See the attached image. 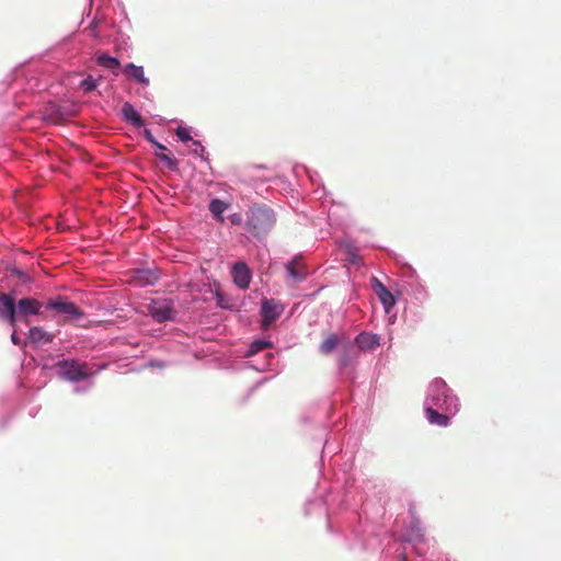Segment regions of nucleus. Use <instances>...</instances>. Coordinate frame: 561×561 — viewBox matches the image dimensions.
I'll return each instance as SVG.
<instances>
[{
	"mask_svg": "<svg viewBox=\"0 0 561 561\" xmlns=\"http://www.w3.org/2000/svg\"><path fill=\"white\" fill-rule=\"evenodd\" d=\"M275 222V214L267 205L255 204L248 216V232L260 239L273 229Z\"/></svg>",
	"mask_w": 561,
	"mask_h": 561,
	"instance_id": "1",
	"label": "nucleus"
},
{
	"mask_svg": "<svg viewBox=\"0 0 561 561\" xmlns=\"http://www.w3.org/2000/svg\"><path fill=\"white\" fill-rule=\"evenodd\" d=\"M45 308L64 316L62 321L65 322L79 320L84 316L82 309H80L75 302L68 301L61 296L48 299L45 302Z\"/></svg>",
	"mask_w": 561,
	"mask_h": 561,
	"instance_id": "2",
	"label": "nucleus"
},
{
	"mask_svg": "<svg viewBox=\"0 0 561 561\" xmlns=\"http://www.w3.org/2000/svg\"><path fill=\"white\" fill-rule=\"evenodd\" d=\"M60 376L69 381L78 382L90 376L87 364L77 360H62L58 363Z\"/></svg>",
	"mask_w": 561,
	"mask_h": 561,
	"instance_id": "3",
	"label": "nucleus"
},
{
	"mask_svg": "<svg viewBox=\"0 0 561 561\" xmlns=\"http://www.w3.org/2000/svg\"><path fill=\"white\" fill-rule=\"evenodd\" d=\"M45 307V302H42L32 297L21 298L16 302V314L18 319L23 320L25 323H28L30 316H39L43 319L46 317L42 312V308Z\"/></svg>",
	"mask_w": 561,
	"mask_h": 561,
	"instance_id": "4",
	"label": "nucleus"
},
{
	"mask_svg": "<svg viewBox=\"0 0 561 561\" xmlns=\"http://www.w3.org/2000/svg\"><path fill=\"white\" fill-rule=\"evenodd\" d=\"M148 313L158 322L172 321L176 314L172 301L152 300L147 307Z\"/></svg>",
	"mask_w": 561,
	"mask_h": 561,
	"instance_id": "5",
	"label": "nucleus"
},
{
	"mask_svg": "<svg viewBox=\"0 0 561 561\" xmlns=\"http://www.w3.org/2000/svg\"><path fill=\"white\" fill-rule=\"evenodd\" d=\"M283 312V307L276 302L274 299H265L262 302L261 308V316H262V322L261 327L262 329L266 330L270 328V325L277 320Z\"/></svg>",
	"mask_w": 561,
	"mask_h": 561,
	"instance_id": "6",
	"label": "nucleus"
},
{
	"mask_svg": "<svg viewBox=\"0 0 561 561\" xmlns=\"http://www.w3.org/2000/svg\"><path fill=\"white\" fill-rule=\"evenodd\" d=\"M0 319L15 327L18 321L16 302L9 294L0 293Z\"/></svg>",
	"mask_w": 561,
	"mask_h": 561,
	"instance_id": "7",
	"label": "nucleus"
},
{
	"mask_svg": "<svg viewBox=\"0 0 561 561\" xmlns=\"http://www.w3.org/2000/svg\"><path fill=\"white\" fill-rule=\"evenodd\" d=\"M370 283L375 294L378 296L386 311L389 312V310L396 305L393 295L377 277H371Z\"/></svg>",
	"mask_w": 561,
	"mask_h": 561,
	"instance_id": "8",
	"label": "nucleus"
},
{
	"mask_svg": "<svg viewBox=\"0 0 561 561\" xmlns=\"http://www.w3.org/2000/svg\"><path fill=\"white\" fill-rule=\"evenodd\" d=\"M286 270L289 276L296 282L305 279L308 275V272L306 271L305 265L299 257H295L288 262Z\"/></svg>",
	"mask_w": 561,
	"mask_h": 561,
	"instance_id": "9",
	"label": "nucleus"
},
{
	"mask_svg": "<svg viewBox=\"0 0 561 561\" xmlns=\"http://www.w3.org/2000/svg\"><path fill=\"white\" fill-rule=\"evenodd\" d=\"M123 118L135 127H142L145 122L133 104L126 102L122 106Z\"/></svg>",
	"mask_w": 561,
	"mask_h": 561,
	"instance_id": "10",
	"label": "nucleus"
},
{
	"mask_svg": "<svg viewBox=\"0 0 561 561\" xmlns=\"http://www.w3.org/2000/svg\"><path fill=\"white\" fill-rule=\"evenodd\" d=\"M355 342L362 351H371L380 344L378 335L366 332L359 333L356 336Z\"/></svg>",
	"mask_w": 561,
	"mask_h": 561,
	"instance_id": "11",
	"label": "nucleus"
},
{
	"mask_svg": "<svg viewBox=\"0 0 561 561\" xmlns=\"http://www.w3.org/2000/svg\"><path fill=\"white\" fill-rule=\"evenodd\" d=\"M28 339L34 344H48L54 341V334L41 327H32L28 331Z\"/></svg>",
	"mask_w": 561,
	"mask_h": 561,
	"instance_id": "12",
	"label": "nucleus"
},
{
	"mask_svg": "<svg viewBox=\"0 0 561 561\" xmlns=\"http://www.w3.org/2000/svg\"><path fill=\"white\" fill-rule=\"evenodd\" d=\"M124 72L145 87H148L150 83L149 79L145 76V71L141 66H136L135 64L129 62L125 66Z\"/></svg>",
	"mask_w": 561,
	"mask_h": 561,
	"instance_id": "13",
	"label": "nucleus"
},
{
	"mask_svg": "<svg viewBox=\"0 0 561 561\" xmlns=\"http://www.w3.org/2000/svg\"><path fill=\"white\" fill-rule=\"evenodd\" d=\"M159 278V273L150 268L138 270L136 273V280L144 286L153 285Z\"/></svg>",
	"mask_w": 561,
	"mask_h": 561,
	"instance_id": "14",
	"label": "nucleus"
},
{
	"mask_svg": "<svg viewBox=\"0 0 561 561\" xmlns=\"http://www.w3.org/2000/svg\"><path fill=\"white\" fill-rule=\"evenodd\" d=\"M426 417L431 424L446 427L449 424V417L445 414L438 413L432 407L425 410Z\"/></svg>",
	"mask_w": 561,
	"mask_h": 561,
	"instance_id": "15",
	"label": "nucleus"
},
{
	"mask_svg": "<svg viewBox=\"0 0 561 561\" xmlns=\"http://www.w3.org/2000/svg\"><path fill=\"white\" fill-rule=\"evenodd\" d=\"M231 274L234 284L241 289L245 288V263L242 261L236 263Z\"/></svg>",
	"mask_w": 561,
	"mask_h": 561,
	"instance_id": "16",
	"label": "nucleus"
},
{
	"mask_svg": "<svg viewBox=\"0 0 561 561\" xmlns=\"http://www.w3.org/2000/svg\"><path fill=\"white\" fill-rule=\"evenodd\" d=\"M339 342H340V339L336 334L329 333V334H327L325 339L320 344L319 350L323 355H329L335 350Z\"/></svg>",
	"mask_w": 561,
	"mask_h": 561,
	"instance_id": "17",
	"label": "nucleus"
},
{
	"mask_svg": "<svg viewBox=\"0 0 561 561\" xmlns=\"http://www.w3.org/2000/svg\"><path fill=\"white\" fill-rule=\"evenodd\" d=\"M96 62L106 68V69H110L112 71H115L119 68L121 64L118 61V59L114 58V57H111L106 54H102V55H99L96 57Z\"/></svg>",
	"mask_w": 561,
	"mask_h": 561,
	"instance_id": "18",
	"label": "nucleus"
},
{
	"mask_svg": "<svg viewBox=\"0 0 561 561\" xmlns=\"http://www.w3.org/2000/svg\"><path fill=\"white\" fill-rule=\"evenodd\" d=\"M270 347H272V342L270 340H255L248 348V357Z\"/></svg>",
	"mask_w": 561,
	"mask_h": 561,
	"instance_id": "19",
	"label": "nucleus"
},
{
	"mask_svg": "<svg viewBox=\"0 0 561 561\" xmlns=\"http://www.w3.org/2000/svg\"><path fill=\"white\" fill-rule=\"evenodd\" d=\"M355 356V350L352 344H347L343 348V353L341 354L339 358V363L341 367H346L351 364L352 359Z\"/></svg>",
	"mask_w": 561,
	"mask_h": 561,
	"instance_id": "20",
	"label": "nucleus"
},
{
	"mask_svg": "<svg viewBox=\"0 0 561 561\" xmlns=\"http://www.w3.org/2000/svg\"><path fill=\"white\" fill-rule=\"evenodd\" d=\"M227 204L222 201L215 198L209 204V210L213 214V216L219 220H222V213L226 210Z\"/></svg>",
	"mask_w": 561,
	"mask_h": 561,
	"instance_id": "21",
	"label": "nucleus"
},
{
	"mask_svg": "<svg viewBox=\"0 0 561 561\" xmlns=\"http://www.w3.org/2000/svg\"><path fill=\"white\" fill-rule=\"evenodd\" d=\"M161 161H163L170 170H176L179 161L170 154H157Z\"/></svg>",
	"mask_w": 561,
	"mask_h": 561,
	"instance_id": "22",
	"label": "nucleus"
},
{
	"mask_svg": "<svg viewBox=\"0 0 561 561\" xmlns=\"http://www.w3.org/2000/svg\"><path fill=\"white\" fill-rule=\"evenodd\" d=\"M346 261L352 264V265H362L363 263V259L360 255H358L355 251L353 250H348L347 251V257H346Z\"/></svg>",
	"mask_w": 561,
	"mask_h": 561,
	"instance_id": "23",
	"label": "nucleus"
},
{
	"mask_svg": "<svg viewBox=\"0 0 561 561\" xmlns=\"http://www.w3.org/2000/svg\"><path fill=\"white\" fill-rule=\"evenodd\" d=\"M80 87L84 92H91L96 88V81L92 77H88L81 82Z\"/></svg>",
	"mask_w": 561,
	"mask_h": 561,
	"instance_id": "24",
	"label": "nucleus"
},
{
	"mask_svg": "<svg viewBox=\"0 0 561 561\" xmlns=\"http://www.w3.org/2000/svg\"><path fill=\"white\" fill-rule=\"evenodd\" d=\"M145 137L146 139L151 142L154 147H157L158 149L160 150H167V147L163 146L162 144L158 142L154 137L152 136L151 131L149 129H146L145 130Z\"/></svg>",
	"mask_w": 561,
	"mask_h": 561,
	"instance_id": "25",
	"label": "nucleus"
},
{
	"mask_svg": "<svg viewBox=\"0 0 561 561\" xmlns=\"http://www.w3.org/2000/svg\"><path fill=\"white\" fill-rule=\"evenodd\" d=\"M176 136L184 142L188 141L192 139L191 135H190V131L188 129L184 128V127H179L176 129Z\"/></svg>",
	"mask_w": 561,
	"mask_h": 561,
	"instance_id": "26",
	"label": "nucleus"
},
{
	"mask_svg": "<svg viewBox=\"0 0 561 561\" xmlns=\"http://www.w3.org/2000/svg\"><path fill=\"white\" fill-rule=\"evenodd\" d=\"M11 341L14 345H20L21 344V340L20 337L16 335V332L13 331V333L11 334Z\"/></svg>",
	"mask_w": 561,
	"mask_h": 561,
	"instance_id": "27",
	"label": "nucleus"
},
{
	"mask_svg": "<svg viewBox=\"0 0 561 561\" xmlns=\"http://www.w3.org/2000/svg\"><path fill=\"white\" fill-rule=\"evenodd\" d=\"M435 385L437 386L438 390H440V388H442V389H445V388H446V385H445V382H444V381H436V382H435Z\"/></svg>",
	"mask_w": 561,
	"mask_h": 561,
	"instance_id": "28",
	"label": "nucleus"
},
{
	"mask_svg": "<svg viewBox=\"0 0 561 561\" xmlns=\"http://www.w3.org/2000/svg\"><path fill=\"white\" fill-rule=\"evenodd\" d=\"M247 279H248V284L250 283L251 280V271L248 268V276H247Z\"/></svg>",
	"mask_w": 561,
	"mask_h": 561,
	"instance_id": "29",
	"label": "nucleus"
},
{
	"mask_svg": "<svg viewBox=\"0 0 561 561\" xmlns=\"http://www.w3.org/2000/svg\"><path fill=\"white\" fill-rule=\"evenodd\" d=\"M95 26H96V22H95V21H93V22L90 24V28H91V30H94V27H95Z\"/></svg>",
	"mask_w": 561,
	"mask_h": 561,
	"instance_id": "30",
	"label": "nucleus"
},
{
	"mask_svg": "<svg viewBox=\"0 0 561 561\" xmlns=\"http://www.w3.org/2000/svg\"><path fill=\"white\" fill-rule=\"evenodd\" d=\"M239 221H240V216L238 217V219L237 218L232 219V222H239Z\"/></svg>",
	"mask_w": 561,
	"mask_h": 561,
	"instance_id": "31",
	"label": "nucleus"
},
{
	"mask_svg": "<svg viewBox=\"0 0 561 561\" xmlns=\"http://www.w3.org/2000/svg\"><path fill=\"white\" fill-rule=\"evenodd\" d=\"M239 221H240V216L238 217V219L237 218L232 219V222H239Z\"/></svg>",
	"mask_w": 561,
	"mask_h": 561,
	"instance_id": "32",
	"label": "nucleus"
},
{
	"mask_svg": "<svg viewBox=\"0 0 561 561\" xmlns=\"http://www.w3.org/2000/svg\"><path fill=\"white\" fill-rule=\"evenodd\" d=\"M195 146H201L199 141H194Z\"/></svg>",
	"mask_w": 561,
	"mask_h": 561,
	"instance_id": "33",
	"label": "nucleus"
}]
</instances>
